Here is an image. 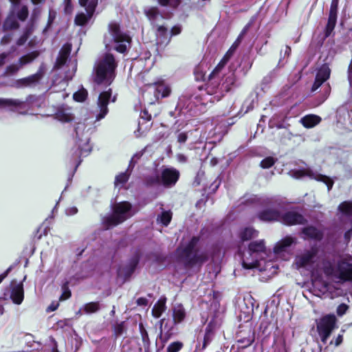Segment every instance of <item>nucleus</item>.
I'll return each mask as SVG.
<instances>
[{"mask_svg": "<svg viewBox=\"0 0 352 352\" xmlns=\"http://www.w3.org/2000/svg\"><path fill=\"white\" fill-rule=\"evenodd\" d=\"M324 274L337 280V283L352 282V256L340 257L334 265L329 263L323 267Z\"/></svg>", "mask_w": 352, "mask_h": 352, "instance_id": "obj_1", "label": "nucleus"}, {"mask_svg": "<svg viewBox=\"0 0 352 352\" xmlns=\"http://www.w3.org/2000/svg\"><path fill=\"white\" fill-rule=\"evenodd\" d=\"M118 65L114 56L107 53L95 67L94 82L97 85L109 86L116 77V69Z\"/></svg>", "mask_w": 352, "mask_h": 352, "instance_id": "obj_2", "label": "nucleus"}, {"mask_svg": "<svg viewBox=\"0 0 352 352\" xmlns=\"http://www.w3.org/2000/svg\"><path fill=\"white\" fill-rule=\"evenodd\" d=\"M200 239V236H193L182 249L180 257L185 258L184 265L186 268H190L197 265L201 267L208 260V254L206 252L198 253V250L196 249Z\"/></svg>", "mask_w": 352, "mask_h": 352, "instance_id": "obj_3", "label": "nucleus"}, {"mask_svg": "<svg viewBox=\"0 0 352 352\" xmlns=\"http://www.w3.org/2000/svg\"><path fill=\"white\" fill-rule=\"evenodd\" d=\"M337 322L338 319L333 314L324 315L316 320L317 332L322 343L325 344L333 330L338 328Z\"/></svg>", "mask_w": 352, "mask_h": 352, "instance_id": "obj_4", "label": "nucleus"}, {"mask_svg": "<svg viewBox=\"0 0 352 352\" xmlns=\"http://www.w3.org/2000/svg\"><path fill=\"white\" fill-rule=\"evenodd\" d=\"M112 92V89L109 88L108 90L100 93L97 101L99 113L96 116V121H100L104 118L109 113L108 104L111 98Z\"/></svg>", "mask_w": 352, "mask_h": 352, "instance_id": "obj_5", "label": "nucleus"}, {"mask_svg": "<svg viewBox=\"0 0 352 352\" xmlns=\"http://www.w3.org/2000/svg\"><path fill=\"white\" fill-rule=\"evenodd\" d=\"M180 177L179 171L175 168H165L162 170L160 182L164 188H172L175 186Z\"/></svg>", "mask_w": 352, "mask_h": 352, "instance_id": "obj_6", "label": "nucleus"}, {"mask_svg": "<svg viewBox=\"0 0 352 352\" xmlns=\"http://www.w3.org/2000/svg\"><path fill=\"white\" fill-rule=\"evenodd\" d=\"M280 221L282 224L287 226L296 225H305L307 219L300 213L295 210H288L284 213L281 212Z\"/></svg>", "mask_w": 352, "mask_h": 352, "instance_id": "obj_7", "label": "nucleus"}, {"mask_svg": "<svg viewBox=\"0 0 352 352\" xmlns=\"http://www.w3.org/2000/svg\"><path fill=\"white\" fill-rule=\"evenodd\" d=\"M44 76V70L41 67L36 73L27 77L16 80L13 87L17 89L33 87L37 85Z\"/></svg>", "mask_w": 352, "mask_h": 352, "instance_id": "obj_8", "label": "nucleus"}, {"mask_svg": "<svg viewBox=\"0 0 352 352\" xmlns=\"http://www.w3.org/2000/svg\"><path fill=\"white\" fill-rule=\"evenodd\" d=\"M98 5V0H91L86 8L87 14L78 13L74 19V23L78 26L85 25L93 16Z\"/></svg>", "mask_w": 352, "mask_h": 352, "instance_id": "obj_9", "label": "nucleus"}, {"mask_svg": "<svg viewBox=\"0 0 352 352\" xmlns=\"http://www.w3.org/2000/svg\"><path fill=\"white\" fill-rule=\"evenodd\" d=\"M142 254L140 250H136L130 258L128 263L123 268L124 280H128L135 272L141 258Z\"/></svg>", "mask_w": 352, "mask_h": 352, "instance_id": "obj_10", "label": "nucleus"}, {"mask_svg": "<svg viewBox=\"0 0 352 352\" xmlns=\"http://www.w3.org/2000/svg\"><path fill=\"white\" fill-rule=\"evenodd\" d=\"M109 31L113 37L115 43L131 42V38L126 33L122 32L120 24L117 22H111L108 25Z\"/></svg>", "mask_w": 352, "mask_h": 352, "instance_id": "obj_11", "label": "nucleus"}, {"mask_svg": "<svg viewBox=\"0 0 352 352\" xmlns=\"http://www.w3.org/2000/svg\"><path fill=\"white\" fill-rule=\"evenodd\" d=\"M281 212L275 208H267L259 211L258 219L263 222H280Z\"/></svg>", "mask_w": 352, "mask_h": 352, "instance_id": "obj_12", "label": "nucleus"}, {"mask_svg": "<svg viewBox=\"0 0 352 352\" xmlns=\"http://www.w3.org/2000/svg\"><path fill=\"white\" fill-rule=\"evenodd\" d=\"M219 74H214L211 76V72L208 77V82L205 84L204 86H199L198 87L199 90L201 91L204 89L206 94L208 95H213L218 93L221 94V83L216 80V77Z\"/></svg>", "mask_w": 352, "mask_h": 352, "instance_id": "obj_13", "label": "nucleus"}, {"mask_svg": "<svg viewBox=\"0 0 352 352\" xmlns=\"http://www.w3.org/2000/svg\"><path fill=\"white\" fill-rule=\"evenodd\" d=\"M10 299L13 303L21 305L24 299V289L23 281L16 284L14 280L11 282Z\"/></svg>", "mask_w": 352, "mask_h": 352, "instance_id": "obj_14", "label": "nucleus"}, {"mask_svg": "<svg viewBox=\"0 0 352 352\" xmlns=\"http://www.w3.org/2000/svg\"><path fill=\"white\" fill-rule=\"evenodd\" d=\"M236 76L234 72L225 74L221 82V94L223 95L232 90L233 87H236Z\"/></svg>", "mask_w": 352, "mask_h": 352, "instance_id": "obj_15", "label": "nucleus"}, {"mask_svg": "<svg viewBox=\"0 0 352 352\" xmlns=\"http://www.w3.org/2000/svg\"><path fill=\"white\" fill-rule=\"evenodd\" d=\"M72 51V45L69 43L64 44L60 48L58 57L56 58L54 68H61L67 62Z\"/></svg>", "mask_w": 352, "mask_h": 352, "instance_id": "obj_16", "label": "nucleus"}, {"mask_svg": "<svg viewBox=\"0 0 352 352\" xmlns=\"http://www.w3.org/2000/svg\"><path fill=\"white\" fill-rule=\"evenodd\" d=\"M132 206L128 201L115 204L113 212L118 217L123 219V222L127 219V213L131 210Z\"/></svg>", "mask_w": 352, "mask_h": 352, "instance_id": "obj_17", "label": "nucleus"}, {"mask_svg": "<svg viewBox=\"0 0 352 352\" xmlns=\"http://www.w3.org/2000/svg\"><path fill=\"white\" fill-rule=\"evenodd\" d=\"M234 42L232 43V45L230 47V49L224 54V56L221 59V60L217 64V65L213 69V70L212 71L211 76H213L214 74H219L221 72V71L223 69V67L226 66V65L228 63V62L230 60V59L232 56L236 49L238 47H234Z\"/></svg>", "mask_w": 352, "mask_h": 352, "instance_id": "obj_18", "label": "nucleus"}, {"mask_svg": "<svg viewBox=\"0 0 352 352\" xmlns=\"http://www.w3.org/2000/svg\"><path fill=\"white\" fill-rule=\"evenodd\" d=\"M302 233L307 238L320 241L324 237V233L322 230H318L313 226H309L302 229Z\"/></svg>", "mask_w": 352, "mask_h": 352, "instance_id": "obj_19", "label": "nucleus"}, {"mask_svg": "<svg viewBox=\"0 0 352 352\" xmlns=\"http://www.w3.org/2000/svg\"><path fill=\"white\" fill-rule=\"evenodd\" d=\"M238 342L241 344V347H248L254 341V333L250 329L247 332L240 331L238 335Z\"/></svg>", "mask_w": 352, "mask_h": 352, "instance_id": "obj_20", "label": "nucleus"}, {"mask_svg": "<svg viewBox=\"0 0 352 352\" xmlns=\"http://www.w3.org/2000/svg\"><path fill=\"white\" fill-rule=\"evenodd\" d=\"M214 328L215 325L212 322H210L207 324L205 329L203 344L199 350H205L206 347L210 344L214 336Z\"/></svg>", "mask_w": 352, "mask_h": 352, "instance_id": "obj_21", "label": "nucleus"}, {"mask_svg": "<svg viewBox=\"0 0 352 352\" xmlns=\"http://www.w3.org/2000/svg\"><path fill=\"white\" fill-rule=\"evenodd\" d=\"M318 253V249L312 247L311 250L306 251L298 257V263L301 267H305L311 263L314 258Z\"/></svg>", "mask_w": 352, "mask_h": 352, "instance_id": "obj_22", "label": "nucleus"}, {"mask_svg": "<svg viewBox=\"0 0 352 352\" xmlns=\"http://www.w3.org/2000/svg\"><path fill=\"white\" fill-rule=\"evenodd\" d=\"M322 119L319 116L314 114L306 115L300 120L302 126L307 129H311L318 125Z\"/></svg>", "mask_w": 352, "mask_h": 352, "instance_id": "obj_23", "label": "nucleus"}, {"mask_svg": "<svg viewBox=\"0 0 352 352\" xmlns=\"http://www.w3.org/2000/svg\"><path fill=\"white\" fill-rule=\"evenodd\" d=\"M155 96L157 99L160 98H164L169 96L171 93V89L169 85H166L163 82H158L155 84Z\"/></svg>", "mask_w": 352, "mask_h": 352, "instance_id": "obj_24", "label": "nucleus"}, {"mask_svg": "<svg viewBox=\"0 0 352 352\" xmlns=\"http://www.w3.org/2000/svg\"><path fill=\"white\" fill-rule=\"evenodd\" d=\"M19 26V23L17 21L14 12H10L7 16L3 23V30L6 32L12 30H17Z\"/></svg>", "mask_w": 352, "mask_h": 352, "instance_id": "obj_25", "label": "nucleus"}, {"mask_svg": "<svg viewBox=\"0 0 352 352\" xmlns=\"http://www.w3.org/2000/svg\"><path fill=\"white\" fill-rule=\"evenodd\" d=\"M294 242L292 236H286L282 240L278 241L274 247V252L275 254H280L285 252L286 248L291 246Z\"/></svg>", "mask_w": 352, "mask_h": 352, "instance_id": "obj_26", "label": "nucleus"}, {"mask_svg": "<svg viewBox=\"0 0 352 352\" xmlns=\"http://www.w3.org/2000/svg\"><path fill=\"white\" fill-rule=\"evenodd\" d=\"M331 75V69L327 64H323L318 69L316 77L324 82L327 81Z\"/></svg>", "mask_w": 352, "mask_h": 352, "instance_id": "obj_27", "label": "nucleus"}, {"mask_svg": "<svg viewBox=\"0 0 352 352\" xmlns=\"http://www.w3.org/2000/svg\"><path fill=\"white\" fill-rule=\"evenodd\" d=\"M139 330L144 344V352H150L151 341L147 331L142 323L139 324Z\"/></svg>", "mask_w": 352, "mask_h": 352, "instance_id": "obj_28", "label": "nucleus"}, {"mask_svg": "<svg viewBox=\"0 0 352 352\" xmlns=\"http://www.w3.org/2000/svg\"><path fill=\"white\" fill-rule=\"evenodd\" d=\"M123 222V219L117 217L113 212L103 219V224L107 228L116 226Z\"/></svg>", "mask_w": 352, "mask_h": 352, "instance_id": "obj_29", "label": "nucleus"}, {"mask_svg": "<svg viewBox=\"0 0 352 352\" xmlns=\"http://www.w3.org/2000/svg\"><path fill=\"white\" fill-rule=\"evenodd\" d=\"M40 54V52L37 50L32 51L31 52L28 53L25 55L22 56L19 59V64L21 67L32 63L34 59H36Z\"/></svg>", "mask_w": 352, "mask_h": 352, "instance_id": "obj_30", "label": "nucleus"}, {"mask_svg": "<svg viewBox=\"0 0 352 352\" xmlns=\"http://www.w3.org/2000/svg\"><path fill=\"white\" fill-rule=\"evenodd\" d=\"M173 318L175 324L182 322L186 318V311L182 305H179L173 310Z\"/></svg>", "mask_w": 352, "mask_h": 352, "instance_id": "obj_31", "label": "nucleus"}, {"mask_svg": "<svg viewBox=\"0 0 352 352\" xmlns=\"http://www.w3.org/2000/svg\"><path fill=\"white\" fill-rule=\"evenodd\" d=\"M160 175L157 173L147 175L144 179V184L146 187H154L162 185Z\"/></svg>", "mask_w": 352, "mask_h": 352, "instance_id": "obj_32", "label": "nucleus"}, {"mask_svg": "<svg viewBox=\"0 0 352 352\" xmlns=\"http://www.w3.org/2000/svg\"><path fill=\"white\" fill-rule=\"evenodd\" d=\"M337 23V19L328 17L327 23L324 30L323 41L329 37L333 32Z\"/></svg>", "mask_w": 352, "mask_h": 352, "instance_id": "obj_33", "label": "nucleus"}, {"mask_svg": "<svg viewBox=\"0 0 352 352\" xmlns=\"http://www.w3.org/2000/svg\"><path fill=\"white\" fill-rule=\"evenodd\" d=\"M248 249L250 252L259 253L265 252V245L263 240L254 241L250 243Z\"/></svg>", "mask_w": 352, "mask_h": 352, "instance_id": "obj_34", "label": "nucleus"}, {"mask_svg": "<svg viewBox=\"0 0 352 352\" xmlns=\"http://www.w3.org/2000/svg\"><path fill=\"white\" fill-rule=\"evenodd\" d=\"M206 74L201 64H198L195 67L193 75L196 81L205 82L206 80Z\"/></svg>", "mask_w": 352, "mask_h": 352, "instance_id": "obj_35", "label": "nucleus"}, {"mask_svg": "<svg viewBox=\"0 0 352 352\" xmlns=\"http://www.w3.org/2000/svg\"><path fill=\"white\" fill-rule=\"evenodd\" d=\"M165 300H160L157 302L154 305L152 309V315L153 317L158 318H160L162 313L165 311L166 305Z\"/></svg>", "mask_w": 352, "mask_h": 352, "instance_id": "obj_36", "label": "nucleus"}, {"mask_svg": "<svg viewBox=\"0 0 352 352\" xmlns=\"http://www.w3.org/2000/svg\"><path fill=\"white\" fill-rule=\"evenodd\" d=\"M256 232V230L253 228L247 227L243 229L240 234L239 237L243 241H249L254 237V234Z\"/></svg>", "mask_w": 352, "mask_h": 352, "instance_id": "obj_37", "label": "nucleus"}, {"mask_svg": "<svg viewBox=\"0 0 352 352\" xmlns=\"http://www.w3.org/2000/svg\"><path fill=\"white\" fill-rule=\"evenodd\" d=\"M24 102L18 99L0 98V107H21Z\"/></svg>", "mask_w": 352, "mask_h": 352, "instance_id": "obj_38", "label": "nucleus"}, {"mask_svg": "<svg viewBox=\"0 0 352 352\" xmlns=\"http://www.w3.org/2000/svg\"><path fill=\"white\" fill-rule=\"evenodd\" d=\"M254 21L252 19L250 20L242 29L240 34L237 36L236 39L234 41V47H239L241 43L242 42L244 36L248 33L250 28L252 27Z\"/></svg>", "mask_w": 352, "mask_h": 352, "instance_id": "obj_39", "label": "nucleus"}, {"mask_svg": "<svg viewBox=\"0 0 352 352\" xmlns=\"http://www.w3.org/2000/svg\"><path fill=\"white\" fill-rule=\"evenodd\" d=\"M100 305L99 302H90L84 305L83 311L86 314H93L99 311Z\"/></svg>", "mask_w": 352, "mask_h": 352, "instance_id": "obj_40", "label": "nucleus"}, {"mask_svg": "<svg viewBox=\"0 0 352 352\" xmlns=\"http://www.w3.org/2000/svg\"><path fill=\"white\" fill-rule=\"evenodd\" d=\"M55 116L59 121L63 122H70L74 118L71 113H68L64 110H58Z\"/></svg>", "mask_w": 352, "mask_h": 352, "instance_id": "obj_41", "label": "nucleus"}, {"mask_svg": "<svg viewBox=\"0 0 352 352\" xmlns=\"http://www.w3.org/2000/svg\"><path fill=\"white\" fill-rule=\"evenodd\" d=\"M158 3L162 7H170L176 9L181 4L182 0H157Z\"/></svg>", "mask_w": 352, "mask_h": 352, "instance_id": "obj_42", "label": "nucleus"}, {"mask_svg": "<svg viewBox=\"0 0 352 352\" xmlns=\"http://www.w3.org/2000/svg\"><path fill=\"white\" fill-rule=\"evenodd\" d=\"M338 209L344 214L352 215V202L343 201L339 205Z\"/></svg>", "mask_w": 352, "mask_h": 352, "instance_id": "obj_43", "label": "nucleus"}, {"mask_svg": "<svg viewBox=\"0 0 352 352\" xmlns=\"http://www.w3.org/2000/svg\"><path fill=\"white\" fill-rule=\"evenodd\" d=\"M145 14L150 21L153 22L159 16L160 11L157 7H151L145 11Z\"/></svg>", "mask_w": 352, "mask_h": 352, "instance_id": "obj_44", "label": "nucleus"}, {"mask_svg": "<svg viewBox=\"0 0 352 352\" xmlns=\"http://www.w3.org/2000/svg\"><path fill=\"white\" fill-rule=\"evenodd\" d=\"M69 282L68 280H66L65 283H63V285L61 286L63 292L60 297V300H65L71 297L72 292L69 289Z\"/></svg>", "mask_w": 352, "mask_h": 352, "instance_id": "obj_45", "label": "nucleus"}, {"mask_svg": "<svg viewBox=\"0 0 352 352\" xmlns=\"http://www.w3.org/2000/svg\"><path fill=\"white\" fill-rule=\"evenodd\" d=\"M87 96L88 93L87 90L81 89L74 94L73 98L76 102H82L87 99Z\"/></svg>", "mask_w": 352, "mask_h": 352, "instance_id": "obj_46", "label": "nucleus"}, {"mask_svg": "<svg viewBox=\"0 0 352 352\" xmlns=\"http://www.w3.org/2000/svg\"><path fill=\"white\" fill-rule=\"evenodd\" d=\"M129 177L130 174L127 171L120 173L115 178V185L125 184L128 182Z\"/></svg>", "mask_w": 352, "mask_h": 352, "instance_id": "obj_47", "label": "nucleus"}, {"mask_svg": "<svg viewBox=\"0 0 352 352\" xmlns=\"http://www.w3.org/2000/svg\"><path fill=\"white\" fill-rule=\"evenodd\" d=\"M339 0H331L328 17L338 19Z\"/></svg>", "mask_w": 352, "mask_h": 352, "instance_id": "obj_48", "label": "nucleus"}, {"mask_svg": "<svg viewBox=\"0 0 352 352\" xmlns=\"http://www.w3.org/2000/svg\"><path fill=\"white\" fill-rule=\"evenodd\" d=\"M316 179L324 183L327 186L328 190L332 188L334 184L333 181L329 177L324 175H318Z\"/></svg>", "mask_w": 352, "mask_h": 352, "instance_id": "obj_49", "label": "nucleus"}, {"mask_svg": "<svg viewBox=\"0 0 352 352\" xmlns=\"http://www.w3.org/2000/svg\"><path fill=\"white\" fill-rule=\"evenodd\" d=\"M184 347V344L181 341L171 342L167 347L166 352H179Z\"/></svg>", "mask_w": 352, "mask_h": 352, "instance_id": "obj_50", "label": "nucleus"}, {"mask_svg": "<svg viewBox=\"0 0 352 352\" xmlns=\"http://www.w3.org/2000/svg\"><path fill=\"white\" fill-rule=\"evenodd\" d=\"M172 213L170 211H164L160 216V220L162 225L167 226L171 221Z\"/></svg>", "mask_w": 352, "mask_h": 352, "instance_id": "obj_51", "label": "nucleus"}, {"mask_svg": "<svg viewBox=\"0 0 352 352\" xmlns=\"http://www.w3.org/2000/svg\"><path fill=\"white\" fill-rule=\"evenodd\" d=\"M125 329V322L122 321L120 323L116 324L113 327V334L116 338H118V336H121Z\"/></svg>", "mask_w": 352, "mask_h": 352, "instance_id": "obj_52", "label": "nucleus"}, {"mask_svg": "<svg viewBox=\"0 0 352 352\" xmlns=\"http://www.w3.org/2000/svg\"><path fill=\"white\" fill-rule=\"evenodd\" d=\"M29 15L28 8L26 6H23L16 14V17L21 21H25Z\"/></svg>", "mask_w": 352, "mask_h": 352, "instance_id": "obj_53", "label": "nucleus"}, {"mask_svg": "<svg viewBox=\"0 0 352 352\" xmlns=\"http://www.w3.org/2000/svg\"><path fill=\"white\" fill-rule=\"evenodd\" d=\"M31 34V31L29 29H26L23 34L17 39L16 41V45L18 46L23 45L29 38Z\"/></svg>", "mask_w": 352, "mask_h": 352, "instance_id": "obj_54", "label": "nucleus"}, {"mask_svg": "<svg viewBox=\"0 0 352 352\" xmlns=\"http://www.w3.org/2000/svg\"><path fill=\"white\" fill-rule=\"evenodd\" d=\"M275 164V160L273 157H267L261 160L260 166L263 168H270Z\"/></svg>", "mask_w": 352, "mask_h": 352, "instance_id": "obj_55", "label": "nucleus"}, {"mask_svg": "<svg viewBox=\"0 0 352 352\" xmlns=\"http://www.w3.org/2000/svg\"><path fill=\"white\" fill-rule=\"evenodd\" d=\"M349 309V306L345 303H341L339 305L336 309V313L338 316H342L346 314L347 310Z\"/></svg>", "mask_w": 352, "mask_h": 352, "instance_id": "obj_56", "label": "nucleus"}, {"mask_svg": "<svg viewBox=\"0 0 352 352\" xmlns=\"http://www.w3.org/2000/svg\"><path fill=\"white\" fill-rule=\"evenodd\" d=\"M21 66L16 64H11L8 65L6 69V73L7 74H14L18 72Z\"/></svg>", "mask_w": 352, "mask_h": 352, "instance_id": "obj_57", "label": "nucleus"}, {"mask_svg": "<svg viewBox=\"0 0 352 352\" xmlns=\"http://www.w3.org/2000/svg\"><path fill=\"white\" fill-rule=\"evenodd\" d=\"M345 332V330L342 329L340 330V333H339L337 337L335 338L334 342L333 340L331 341L330 344H334L336 346H340L343 342V333Z\"/></svg>", "mask_w": 352, "mask_h": 352, "instance_id": "obj_58", "label": "nucleus"}, {"mask_svg": "<svg viewBox=\"0 0 352 352\" xmlns=\"http://www.w3.org/2000/svg\"><path fill=\"white\" fill-rule=\"evenodd\" d=\"M167 28L164 25H158L157 28V34L160 37H163L164 38H167Z\"/></svg>", "mask_w": 352, "mask_h": 352, "instance_id": "obj_59", "label": "nucleus"}, {"mask_svg": "<svg viewBox=\"0 0 352 352\" xmlns=\"http://www.w3.org/2000/svg\"><path fill=\"white\" fill-rule=\"evenodd\" d=\"M306 175H309V173L308 171L305 169L295 170L293 171V176L296 179H299Z\"/></svg>", "mask_w": 352, "mask_h": 352, "instance_id": "obj_60", "label": "nucleus"}, {"mask_svg": "<svg viewBox=\"0 0 352 352\" xmlns=\"http://www.w3.org/2000/svg\"><path fill=\"white\" fill-rule=\"evenodd\" d=\"M118 44L114 47L115 50L119 53L124 54L127 50L126 45L124 43H118Z\"/></svg>", "mask_w": 352, "mask_h": 352, "instance_id": "obj_61", "label": "nucleus"}, {"mask_svg": "<svg viewBox=\"0 0 352 352\" xmlns=\"http://www.w3.org/2000/svg\"><path fill=\"white\" fill-rule=\"evenodd\" d=\"M55 18H56V12L54 11L50 10L46 29L49 28L52 25Z\"/></svg>", "mask_w": 352, "mask_h": 352, "instance_id": "obj_62", "label": "nucleus"}, {"mask_svg": "<svg viewBox=\"0 0 352 352\" xmlns=\"http://www.w3.org/2000/svg\"><path fill=\"white\" fill-rule=\"evenodd\" d=\"M182 32V27L179 25H176L172 27L170 30V37L179 34Z\"/></svg>", "mask_w": 352, "mask_h": 352, "instance_id": "obj_63", "label": "nucleus"}, {"mask_svg": "<svg viewBox=\"0 0 352 352\" xmlns=\"http://www.w3.org/2000/svg\"><path fill=\"white\" fill-rule=\"evenodd\" d=\"M323 83L324 82H322V80L318 79L317 77H315V80L311 87V91H316Z\"/></svg>", "mask_w": 352, "mask_h": 352, "instance_id": "obj_64", "label": "nucleus"}]
</instances>
